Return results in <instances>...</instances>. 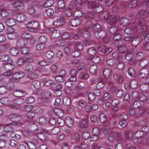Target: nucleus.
Wrapping results in <instances>:
<instances>
[{
    "label": "nucleus",
    "instance_id": "nucleus-1",
    "mask_svg": "<svg viewBox=\"0 0 149 149\" xmlns=\"http://www.w3.org/2000/svg\"><path fill=\"white\" fill-rule=\"evenodd\" d=\"M9 119L13 122L9 124L17 126H20L23 125L22 117L19 115L13 114L9 116Z\"/></svg>",
    "mask_w": 149,
    "mask_h": 149
},
{
    "label": "nucleus",
    "instance_id": "nucleus-2",
    "mask_svg": "<svg viewBox=\"0 0 149 149\" xmlns=\"http://www.w3.org/2000/svg\"><path fill=\"white\" fill-rule=\"evenodd\" d=\"M3 68L6 72L3 74V75L6 76H10L13 74L14 72L15 65L14 64L11 65L4 64Z\"/></svg>",
    "mask_w": 149,
    "mask_h": 149
},
{
    "label": "nucleus",
    "instance_id": "nucleus-3",
    "mask_svg": "<svg viewBox=\"0 0 149 149\" xmlns=\"http://www.w3.org/2000/svg\"><path fill=\"white\" fill-rule=\"evenodd\" d=\"M49 134V131L44 129L41 132L38 134L37 136L42 142H45L48 140V138L46 134Z\"/></svg>",
    "mask_w": 149,
    "mask_h": 149
},
{
    "label": "nucleus",
    "instance_id": "nucleus-4",
    "mask_svg": "<svg viewBox=\"0 0 149 149\" xmlns=\"http://www.w3.org/2000/svg\"><path fill=\"white\" fill-rule=\"evenodd\" d=\"M39 26L38 23L36 22H32L27 24V29L32 32L37 31Z\"/></svg>",
    "mask_w": 149,
    "mask_h": 149
},
{
    "label": "nucleus",
    "instance_id": "nucleus-5",
    "mask_svg": "<svg viewBox=\"0 0 149 149\" xmlns=\"http://www.w3.org/2000/svg\"><path fill=\"white\" fill-rule=\"evenodd\" d=\"M107 137V140L109 143H113L116 138L120 136V133L117 131L114 132Z\"/></svg>",
    "mask_w": 149,
    "mask_h": 149
},
{
    "label": "nucleus",
    "instance_id": "nucleus-6",
    "mask_svg": "<svg viewBox=\"0 0 149 149\" xmlns=\"http://www.w3.org/2000/svg\"><path fill=\"white\" fill-rule=\"evenodd\" d=\"M123 134L125 139L128 140L132 139L134 136L133 132L131 130H125L124 131Z\"/></svg>",
    "mask_w": 149,
    "mask_h": 149
},
{
    "label": "nucleus",
    "instance_id": "nucleus-7",
    "mask_svg": "<svg viewBox=\"0 0 149 149\" xmlns=\"http://www.w3.org/2000/svg\"><path fill=\"white\" fill-rule=\"evenodd\" d=\"M84 6L83 1L81 0H74V6L77 9H81Z\"/></svg>",
    "mask_w": 149,
    "mask_h": 149
},
{
    "label": "nucleus",
    "instance_id": "nucleus-8",
    "mask_svg": "<svg viewBox=\"0 0 149 149\" xmlns=\"http://www.w3.org/2000/svg\"><path fill=\"white\" fill-rule=\"evenodd\" d=\"M13 94L16 97H22L26 95V93L23 90H16L13 91Z\"/></svg>",
    "mask_w": 149,
    "mask_h": 149
},
{
    "label": "nucleus",
    "instance_id": "nucleus-9",
    "mask_svg": "<svg viewBox=\"0 0 149 149\" xmlns=\"http://www.w3.org/2000/svg\"><path fill=\"white\" fill-rule=\"evenodd\" d=\"M27 43V41L26 39H19L16 43L17 46L19 48L24 47Z\"/></svg>",
    "mask_w": 149,
    "mask_h": 149
},
{
    "label": "nucleus",
    "instance_id": "nucleus-10",
    "mask_svg": "<svg viewBox=\"0 0 149 149\" xmlns=\"http://www.w3.org/2000/svg\"><path fill=\"white\" fill-rule=\"evenodd\" d=\"M65 21L63 17H60L56 20L54 22L53 24L56 26H59L63 25Z\"/></svg>",
    "mask_w": 149,
    "mask_h": 149
},
{
    "label": "nucleus",
    "instance_id": "nucleus-11",
    "mask_svg": "<svg viewBox=\"0 0 149 149\" xmlns=\"http://www.w3.org/2000/svg\"><path fill=\"white\" fill-rule=\"evenodd\" d=\"M113 79L117 83H122L123 81V76L119 74H115L113 75Z\"/></svg>",
    "mask_w": 149,
    "mask_h": 149
},
{
    "label": "nucleus",
    "instance_id": "nucleus-12",
    "mask_svg": "<svg viewBox=\"0 0 149 149\" xmlns=\"http://www.w3.org/2000/svg\"><path fill=\"white\" fill-rule=\"evenodd\" d=\"M81 21L78 19H72L69 22L70 25L72 27H76L79 26L80 24Z\"/></svg>",
    "mask_w": 149,
    "mask_h": 149
},
{
    "label": "nucleus",
    "instance_id": "nucleus-13",
    "mask_svg": "<svg viewBox=\"0 0 149 149\" xmlns=\"http://www.w3.org/2000/svg\"><path fill=\"white\" fill-rule=\"evenodd\" d=\"M120 24L124 27L128 26L130 23L129 20L127 18L124 17L120 19Z\"/></svg>",
    "mask_w": 149,
    "mask_h": 149
},
{
    "label": "nucleus",
    "instance_id": "nucleus-14",
    "mask_svg": "<svg viewBox=\"0 0 149 149\" xmlns=\"http://www.w3.org/2000/svg\"><path fill=\"white\" fill-rule=\"evenodd\" d=\"M112 71L109 68L105 69L103 71V74L107 79L109 78L112 75Z\"/></svg>",
    "mask_w": 149,
    "mask_h": 149
},
{
    "label": "nucleus",
    "instance_id": "nucleus-15",
    "mask_svg": "<svg viewBox=\"0 0 149 149\" xmlns=\"http://www.w3.org/2000/svg\"><path fill=\"white\" fill-rule=\"evenodd\" d=\"M94 34L95 36L97 38L99 39H102L104 38L106 36L105 32L102 31V30L95 33Z\"/></svg>",
    "mask_w": 149,
    "mask_h": 149
},
{
    "label": "nucleus",
    "instance_id": "nucleus-16",
    "mask_svg": "<svg viewBox=\"0 0 149 149\" xmlns=\"http://www.w3.org/2000/svg\"><path fill=\"white\" fill-rule=\"evenodd\" d=\"M148 74V70L146 69H143L140 71L139 76L143 78L146 77Z\"/></svg>",
    "mask_w": 149,
    "mask_h": 149
},
{
    "label": "nucleus",
    "instance_id": "nucleus-17",
    "mask_svg": "<svg viewBox=\"0 0 149 149\" xmlns=\"http://www.w3.org/2000/svg\"><path fill=\"white\" fill-rule=\"evenodd\" d=\"M51 88L53 90H62V85L59 83H56L52 85Z\"/></svg>",
    "mask_w": 149,
    "mask_h": 149
},
{
    "label": "nucleus",
    "instance_id": "nucleus-18",
    "mask_svg": "<svg viewBox=\"0 0 149 149\" xmlns=\"http://www.w3.org/2000/svg\"><path fill=\"white\" fill-rule=\"evenodd\" d=\"M107 22L111 25L115 24L117 21V19L115 16H109L107 20Z\"/></svg>",
    "mask_w": 149,
    "mask_h": 149
},
{
    "label": "nucleus",
    "instance_id": "nucleus-19",
    "mask_svg": "<svg viewBox=\"0 0 149 149\" xmlns=\"http://www.w3.org/2000/svg\"><path fill=\"white\" fill-rule=\"evenodd\" d=\"M7 89L5 86L3 85V81L0 82V94L3 95L6 93Z\"/></svg>",
    "mask_w": 149,
    "mask_h": 149
},
{
    "label": "nucleus",
    "instance_id": "nucleus-20",
    "mask_svg": "<svg viewBox=\"0 0 149 149\" xmlns=\"http://www.w3.org/2000/svg\"><path fill=\"white\" fill-rule=\"evenodd\" d=\"M3 85L5 86L7 90L8 89L11 90L14 88L15 87L14 84L12 82H9L7 83L6 82L3 81Z\"/></svg>",
    "mask_w": 149,
    "mask_h": 149
},
{
    "label": "nucleus",
    "instance_id": "nucleus-21",
    "mask_svg": "<svg viewBox=\"0 0 149 149\" xmlns=\"http://www.w3.org/2000/svg\"><path fill=\"white\" fill-rule=\"evenodd\" d=\"M32 123V124L29 123L28 125L30 130L31 132L36 131L38 129L37 125L33 122Z\"/></svg>",
    "mask_w": 149,
    "mask_h": 149
},
{
    "label": "nucleus",
    "instance_id": "nucleus-22",
    "mask_svg": "<svg viewBox=\"0 0 149 149\" xmlns=\"http://www.w3.org/2000/svg\"><path fill=\"white\" fill-rule=\"evenodd\" d=\"M89 71L91 74H96L98 71L97 66L95 65H91Z\"/></svg>",
    "mask_w": 149,
    "mask_h": 149
},
{
    "label": "nucleus",
    "instance_id": "nucleus-23",
    "mask_svg": "<svg viewBox=\"0 0 149 149\" xmlns=\"http://www.w3.org/2000/svg\"><path fill=\"white\" fill-rule=\"evenodd\" d=\"M144 40L146 42H149V27H146L144 31Z\"/></svg>",
    "mask_w": 149,
    "mask_h": 149
},
{
    "label": "nucleus",
    "instance_id": "nucleus-24",
    "mask_svg": "<svg viewBox=\"0 0 149 149\" xmlns=\"http://www.w3.org/2000/svg\"><path fill=\"white\" fill-rule=\"evenodd\" d=\"M102 26L98 23L94 24L92 27L93 30L95 32V33L102 30Z\"/></svg>",
    "mask_w": 149,
    "mask_h": 149
},
{
    "label": "nucleus",
    "instance_id": "nucleus-25",
    "mask_svg": "<svg viewBox=\"0 0 149 149\" xmlns=\"http://www.w3.org/2000/svg\"><path fill=\"white\" fill-rule=\"evenodd\" d=\"M65 123L69 127L73 126V120L69 117H67L65 120Z\"/></svg>",
    "mask_w": 149,
    "mask_h": 149
},
{
    "label": "nucleus",
    "instance_id": "nucleus-26",
    "mask_svg": "<svg viewBox=\"0 0 149 149\" xmlns=\"http://www.w3.org/2000/svg\"><path fill=\"white\" fill-rule=\"evenodd\" d=\"M109 15V12L107 11H105L100 13V17L101 20H104L107 17L108 18Z\"/></svg>",
    "mask_w": 149,
    "mask_h": 149
},
{
    "label": "nucleus",
    "instance_id": "nucleus-27",
    "mask_svg": "<svg viewBox=\"0 0 149 149\" xmlns=\"http://www.w3.org/2000/svg\"><path fill=\"white\" fill-rule=\"evenodd\" d=\"M129 75L132 77H135L136 75V72L133 68L130 67L127 70Z\"/></svg>",
    "mask_w": 149,
    "mask_h": 149
},
{
    "label": "nucleus",
    "instance_id": "nucleus-28",
    "mask_svg": "<svg viewBox=\"0 0 149 149\" xmlns=\"http://www.w3.org/2000/svg\"><path fill=\"white\" fill-rule=\"evenodd\" d=\"M146 21L143 19H140L139 22V24L140 26L142 28V29L144 31L146 29V27L148 26H146Z\"/></svg>",
    "mask_w": 149,
    "mask_h": 149
},
{
    "label": "nucleus",
    "instance_id": "nucleus-29",
    "mask_svg": "<svg viewBox=\"0 0 149 149\" xmlns=\"http://www.w3.org/2000/svg\"><path fill=\"white\" fill-rule=\"evenodd\" d=\"M6 23L8 26H13L15 24V22L14 19L10 18L7 19L6 21Z\"/></svg>",
    "mask_w": 149,
    "mask_h": 149
},
{
    "label": "nucleus",
    "instance_id": "nucleus-30",
    "mask_svg": "<svg viewBox=\"0 0 149 149\" xmlns=\"http://www.w3.org/2000/svg\"><path fill=\"white\" fill-rule=\"evenodd\" d=\"M23 74L22 72L15 73L12 75V78L14 79H17L21 78L23 76Z\"/></svg>",
    "mask_w": 149,
    "mask_h": 149
},
{
    "label": "nucleus",
    "instance_id": "nucleus-31",
    "mask_svg": "<svg viewBox=\"0 0 149 149\" xmlns=\"http://www.w3.org/2000/svg\"><path fill=\"white\" fill-rule=\"evenodd\" d=\"M88 126L87 121L86 120L82 119L80 122V123L78 124L79 127L86 128Z\"/></svg>",
    "mask_w": 149,
    "mask_h": 149
},
{
    "label": "nucleus",
    "instance_id": "nucleus-32",
    "mask_svg": "<svg viewBox=\"0 0 149 149\" xmlns=\"http://www.w3.org/2000/svg\"><path fill=\"white\" fill-rule=\"evenodd\" d=\"M103 133L104 135L107 136L112 134L113 132L112 129L110 128H104L103 130Z\"/></svg>",
    "mask_w": 149,
    "mask_h": 149
},
{
    "label": "nucleus",
    "instance_id": "nucleus-33",
    "mask_svg": "<svg viewBox=\"0 0 149 149\" xmlns=\"http://www.w3.org/2000/svg\"><path fill=\"white\" fill-rule=\"evenodd\" d=\"M71 77L67 80L66 83L65 84L66 86L68 87H70L72 86V84L71 83L70 85H69V83L71 81H74L76 80V77L75 76H71Z\"/></svg>",
    "mask_w": 149,
    "mask_h": 149
},
{
    "label": "nucleus",
    "instance_id": "nucleus-34",
    "mask_svg": "<svg viewBox=\"0 0 149 149\" xmlns=\"http://www.w3.org/2000/svg\"><path fill=\"white\" fill-rule=\"evenodd\" d=\"M26 18V16L22 14H20L19 15H18L16 17V19H17L18 21L20 22H23Z\"/></svg>",
    "mask_w": 149,
    "mask_h": 149
},
{
    "label": "nucleus",
    "instance_id": "nucleus-35",
    "mask_svg": "<svg viewBox=\"0 0 149 149\" xmlns=\"http://www.w3.org/2000/svg\"><path fill=\"white\" fill-rule=\"evenodd\" d=\"M114 46L118 49L119 47H120L123 45H125V42L123 40H119L116 41L114 43Z\"/></svg>",
    "mask_w": 149,
    "mask_h": 149
},
{
    "label": "nucleus",
    "instance_id": "nucleus-36",
    "mask_svg": "<svg viewBox=\"0 0 149 149\" xmlns=\"http://www.w3.org/2000/svg\"><path fill=\"white\" fill-rule=\"evenodd\" d=\"M132 42V45L134 46H137L140 43V39L138 37H136L133 38Z\"/></svg>",
    "mask_w": 149,
    "mask_h": 149
},
{
    "label": "nucleus",
    "instance_id": "nucleus-37",
    "mask_svg": "<svg viewBox=\"0 0 149 149\" xmlns=\"http://www.w3.org/2000/svg\"><path fill=\"white\" fill-rule=\"evenodd\" d=\"M55 115L59 117H62L63 114L62 111L60 109L55 108Z\"/></svg>",
    "mask_w": 149,
    "mask_h": 149
},
{
    "label": "nucleus",
    "instance_id": "nucleus-38",
    "mask_svg": "<svg viewBox=\"0 0 149 149\" xmlns=\"http://www.w3.org/2000/svg\"><path fill=\"white\" fill-rule=\"evenodd\" d=\"M25 100V99L22 97H19L13 100L14 102L17 104H20L23 103Z\"/></svg>",
    "mask_w": 149,
    "mask_h": 149
},
{
    "label": "nucleus",
    "instance_id": "nucleus-39",
    "mask_svg": "<svg viewBox=\"0 0 149 149\" xmlns=\"http://www.w3.org/2000/svg\"><path fill=\"white\" fill-rule=\"evenodd\" d=\"M12 6L15 8H18L23 6V3L21 1H17L11 4Z\"/></svg>",
    "mask_w": 149,
    "mask_h": 149
},
{
    "label": "nucleus",
    "instance_id": "nucleus-40",
    "mask_svg": "<svg viewBox=\"0 0 149 149\" xmlns=\"http://www.w3.org/2000/svg\"><path fill=\"white\" fill-rule=\"evenodd\" d=\"M25 69L27 72H30L33 70V67L31 64H28L25 66Z\"/></svg>",
    "mask_w": 149,
    "mask_h": 149
},
{
    "label": "nucleus",
    "instance_id": "nucleus-41",
    "mask_svg": "<svg viewBox=\"0 0 149 149\" xmlns=\"http://www.w3.org/2000/svg\"><path fill=\"white\" fill-rule=\"evenodd\" d=\"M135 134L136 135L137 137L141 138L143 139V141L146 140V139L143 138L144 135V133L142 131H137L135 133Z\"/></svg>",
    "mask_w": 149,
    "mask_h": 149
},
{
    "label": "nucleus",
    "instance_id": "nucleus-42",
    "mask_svg": "<svg viewBox=\"0 0 149 149\" xmlns=\"http://www.w3.org/2000/svg\"><path fill=\"white\" fill-rule=\"evenodd\" d=\"M32 85L36 89H38L40 87V82L39 81L35 80L33 81Z\"/></svg>",
    "mask_w": 149,
    "mask_h": 149
},
{
    "label": "nucleus",
    "instance_id": "nucleus-43",
    "mask_svg": "<svg viewBox=\"0 0 149 149\" xmlns=\"http://www.w3.org/2000/svg\"><path fill=\"white\" fill-rule=\"evenodd\" d=\"M103 8L101 5H97L95 7L93 11L94 12L98 13H101V12Z\"/></svg>",
    "mask_w": 149,
    "mask_h": 149
},
{
    "label": "nucleus",
    "instance_id": "nucleus-44",
    "mask_svg": "<svg viewBox=\"0 0 149 149\" xmlns=\"http://www.w3.org/2000/svg\"><path fill=\"white\" fill-rule=\"evenodd\" d=\"M60 35V32L59 31L56 30L54 31V32L52 33L51 36L54 38H57Z\"/></svg>",
    "mask_w": 149,
    "mask_h": 149
},
{
    "label": "nucleus",
    "instance_id": "nucleus-45",
    "mask_svg": "<svg viewBox=\"0 0 149 149\" xmlns=\"http://www.w3.org/2000/svg\"><path fill=\"white\" fill-rule=\"evenodd\" d=\"M54 56L53 52L51 50H48L45 53V57L48 59L51 58Z\"/></svg>",
    "mask_w": 149,
    "mask_h": 149
},
{
    "label": "nucleus",
    "instance_id": "nucleus-46",
    "mask_svg": "<svg viewBox=\"0 0 149 149\" xmlns=\"http://www.w3.org/2000/svg\"><path fill=\"white\" fill-rule=\"evenodd\" d=\"M65 3L63 0H59L58 3V8L63 9L65 8Z\"/></svg>",
    "mask_w": 149,
    "mask_h": 149
},
{
    "label": "nucleus",
    "instance_id": "nucleus-47",
    "mask_svg": "<svg viewBox=\"0 0 149 149\" xmlns=\"http://www.w3.org/2000/svg\"><path fill=\"white\" fill-rule=\"evenodd\" d=\"M88 77V74L86 72H81L79 75V78L80 79H86Z\"/></svg>",
    "mask_w": 149,
    "mask_h": 149
},
{
    "label": "nucleus",
    "instance_id": "nucleus-48",
    "mask_svg": "<svg viewBox=\"0 0 149 149\" xmlns=\"http://www.w3.org/2000/svg\"><path fill=\"white\" fill-rule=\"evenodd\" d=\"M88 52L89 54L92 56H94L96 54L97 51L95 48L92 47L88 49Z\"/></svg>",
    "mask_w": 149,
    "mask_h": 149
},
{
    "label": "nucleus",
    "instance_id": "nucleus-49",
    "mask_svg": "<svg viewBox=\"0 0 149 149\" xmlns=\"http://www.w3.org/2000/svg\"><path fill=\"white\" fill-rule=\"evenodd\" d=\"M128 4V8L131 9L136 7L137 5V2L135 0H133Z\"/></svg>",
    "mask_w": 149,
    "mask_h": 149
},
{
    "label": "nucleus",
    "instance_id": "nucleus-50",
    "mask_svg": "<svg viewBox=\"0 0 149 149\" xmlns=\"http://www.w3.org/2000/svg\"><path fill=\"white\" fill-rule=\"evenodd\" d=\"M10 125L9 124L4 127V130L5 131L10 133L14 131L13 128L10 126Z\"/></svg>",
    "mask_w": 149,
    "mask_h": 149
},
{
    "label": "nucleus",
    "instance_id": "nucleus-51",
    "mask_svg": "<svg viewBox=\"0 0 149 149\" xmlns=\"http://www.w3.org/2000/svg\"><path fill=\"white\" fill-rule=\"evenodd\" d=\"M9 12L4 9H2L0 11V16L3 17H5L9 15Z\"/></svg>",
    "mask_w": 149,
    "mask_h": 149
},
{
    "label": "nucleus",
    "instance_id": "nucleus-52",
    "mask_svg": "<svg viewBox=\"0 0 149 149\" xmlns=\"http://www.w3.org/2000/svg\"><path fill=\"white\" fill-rule=\"evenodd\" d=\"M27 77L30 79H34L38 77L37 74L35 72H32L28 75Z\"/></svg>",
    "mask_w": 149,
    "mask_h": 149
},
{
    "label": "nucleus",
    "instance_id": "nucleus-53",
    "mask_svg": "<svg viewBox=\"0 0 149 149\" xmlns=\"http://www.w3.org/2000/svg\"><path fill=\"white\" fill-rule=\"evenodd\" d=\"M54 4L53 0H47L44 3V6L45 7H48L52 6Z\"/></svg>",
    "mask_w": 149,
    "mask_h": 149
},
{
    "label": "nucleus",
    "instance_id": "nucleus-54",
    "mask_svg": "<svg viewBox=\"0 0 149 149\" xmlns=\"http://www.w3.org/2000/svg\"><path fill=\"white\" fill-rule=\"evenodd\" d=\"M144 54L142 52H140L138 53L135 56V58L137 61L141 60L144 57Z\"/></svg>",
    "mask_w": 149,
    "mask_h": 149
},
{
    "label": "nucleus",
    "instance_id": "nucleus-55",
    "mask_svg": "<svg viewBox=\"0 0 149 149\" xmlns=\"http://www.w3.org/2000/svg\"><path fill=\"white\" fill-rule=\"evenodd\" d=\"M63 101V104L65 105L68 106L71 104L70 99L68 97H64Z\"/></svg>",
    "mask_w": 149,
    "mask_h": 149
},
{
    "label": "nucleus",
    "instance_id": "nucleus-56",
    "mask_svg": "<svg viewBox=\"0 0 149 149\" xmlns=\"http://www.w3.org/2000/svg\"><path fill=\"white\" fill-rule=\"evenodd\" d=\"M124 32L127 34L130 35L134 33V30L132 28L128 27L125 29Z\"/></svg>",
    "mask_w": 149,
    "mask_h": 149
},
{
    "label": "nucleus",
    "instance_id": "nucleus-57",
    "mask_svg": "<svg viewBox=\"0 0 149 149\" xmlns=\"http://www.w3.org/2000/svg\"><path fill=\"white\" fill-rule=\"evenodd\" d=\"M138 86V82L137 81L134 80L130 83V87L133 89L136 88Z\"/></svg>",
    "mask_w": 149,
    "mask_h": 149
},
{
    "label": "nucleus",
    "instance_id": "nucleus-58",
    "mask_svg": "<svg viewBox=\"0 0 149 149\" xmlns=\"http://www.w3.org/2000/svg\"><path fill=\"white\" fill-rule=\"evenodd\" d=\"M99 118L100 122L102 123L105 122L107 118L106 115L104 113L101 114Z\"/></svg>",
    "mask_w": 149,
    "mask_h": 149
},
{
    "label": "nucleus",
    "instance_id": "nucleus-59",
    "mask_svg": "<svg viewBox=\"0 0 149 149\" xmlns=\"http://www.w3.org/2000/svg\"><path fill=\"white\" fill-rule=\"evenodd\" d=\"M47 38L45 36H41L39 38L38 41L40 43L44 44L47 41Z\"/></svg>",
    "mask_w": 149,
    "mask_h": 149
},
{
    "label": "nucleus",
    "instance_id": "nucleus-60",
    "mask_svg": "<svg viewBox=\"0 0 149 149\" xmlns=\"http://www.w3.org/2000/svg\"><path fill=\"white\" fill-rule=\"evenodd\" d=\"M96 5L95 3L93 1H89L88 2V7L90 9L93 10Z\"/></svg>",
    "mask_w": 149,
    "mask_h": 149
},
{
    "label": "nucleus",
    "instance_id": "nucleus-61",
    "mask_svg": "<svg viewBox=\"0 0 149 149\" xmlns=\"http://www.w3.org/2000/svg\"><path fill=\"white\" fill-rule=\"evenodd\" d=\"M118 50L120 53H124L127 51V49L125 45H124L120 46V47H119Z\"/></svg>",
    "mask_w": 149,
    "mask_h": 149
},
{
    "label": "nucleus",
    "instance_id": "nucleus-62",
    "mask_svg": "<svg viewBox=\"0 0 149 149\" xmlns=\"http://www.w3.org/2000/svg\"><path fill=\"white\" fill-rule=\"evenodd\" d=\"M90 134L88 132H83L82 135V138L84 140H86L90 137Z\"/></svg>",
    "mask_w": 149,
    "mask_h": 149
},
{
    "label": "nucleus",
    "instance_id": "nucleus-63",
    "mask_svg": "<svg viewBox=\"0 0 149 149\" xmlns=\"http://www.w3.org/2000/svg\"><path fill=\"white\" fill-rule=\"evenodd\" d=\"M107 62L109 66H112L116 63V61L112 59H109L107 60Z\"/></svg>",
    "mask_w": 149,
    "mask_h": 149
},
{
    "label": "nucleus",
    "instance_id": "nucleus-64",
    "mask_svg": "<svg viewBox=\"0 0 149 149\" xmlns=\"http://www.w3.org/2000/svg\"><path fill=\"white\" fill-rule=\"evenodd\" d=\"M117 31V29L116 27L115 26H113L109 29V32L110 34H114L116 33Z\"/></svg>",
    "mask_w": 149,
    "mask_h": 149
}]
</instances>
